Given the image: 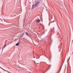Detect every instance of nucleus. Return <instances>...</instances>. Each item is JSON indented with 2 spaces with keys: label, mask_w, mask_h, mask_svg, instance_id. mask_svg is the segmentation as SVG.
I'll return each instance as SVG.
<instances>
[{
  "label": "nucleus",
  "mask_w": 73,
  "mask_h": 73,
  "mask_svg": "<svg viewBox=\"0 0 73 73\" xmlns=\"http://www.w3.org/2000/svg\"><path fill=\"white\" fill-rule=\"evenodd\" d=\"M40 4V2H37L35 4L33 5H32V8H34L35 7H37V5H38Z\"/></svg>",
  "instance_id": "nucleus-1"
},
{
  "label": "nucleus",
  "mask_w": 73,
  "mask_h": 73,
  "mask_svg": "<svg viewBox=\"0 0 73 73\" xmlns=\"http://www.w3.org/2000/svg\"><path fill=\"white\" fill-rule=\"evenodd\" d=\"M36 22H37V23H40V19H38L36 21Z\"/></svg>",
  "instance_id": "nucleus-2"
},
{
  "label": "nucleus",
  "mask_w": 73,
  "mask_h": 73,
  "mask_svg": "<svg viewBox=\"0 0 73 73\" xmlns=\"http://www.w3.org/2000/svg\"><path fill=\"white\" fill-rule=\"evenodd\" d=\"M19 45V42L18 43L16 44L15 45L16 46H18Z\"/></svg>",
  "instance_id": "nucleus-3"
},
{
  "label": "nucleus",
  "mask_w": 73,
  "mask_h": 73,
  "mask_svg": "<svg viewBox=\"0 0 73 73\" xmlns=\"http://www.w3.org/2000/svg\"><path fill=\"white\" fill-rule=\"evenodd\" d=\"M6 46H7V44H5V45H4L3 46V48H5V47H6Z\"/></svg>",
  "instance_id": "nucleus-4"
},
{
  "label": "nucleus",
  "mask_w": 73,
  "mask_h": 73,
  "mask_svg": "<svg viewBox=\"0 0 73 73\" xmlns=\"http://www.w3.org/2000/svg\"><path fill=\"white\" fill-rule=\"evenodd\" d=\"M26 33L27 35H28V36H29V34H28V33L27 32H26Z\"/></svg>",
  "instance_id": "nucleus-5"
},
{
  "label": "nucleus",
  "mask_w": 73,
  "mask_h": 73,
  "mask_svg": "<svg viewBox=\"0 0 73 73\" xmlns=\"http://www.w3.org/2000/svg\"><path fill=\"white\" fill-rule=\"evenodd\" d=\"M24 35V33H23L22 36H23Z\"/></svg>",
  "instance_id": "nucleus-6"
},
{
  "label": "nucleus",
  "mask_w": 73,
  "mask_h": 73,
  "mask_svg": "<svg viewBox=\"0 0 73 73\" xmlns=\"http://www.w3.org/2000/svg\"><path fill=\"white\" fill-rule=\"evenodd\" d=\"M52 22H53L52 21L50 23H49V25H50V23H52Z\"/></svg>",
  "instance_id": "nucleus-7"
},
{
  "label": "nucleus",
  "mask_w": 73,
  "mask_h": 73,
  "mask_svg": "<svg viewBox=\"0 0 73 73\" xmlns=\"http://www.w3.org/2000/svg\"><path fill=\"white\" fill-rule=\"evenodd\" d=\"M23 35H22V36H21V37H23Z\"/></svg>",
  "instance_id": "nucleus-8"
},
{
  "label": "nucleus",
  "mask_w": 73,
  "mask_h": 73,
  "mask_svg": "<svg viewBox=\"0 0 73 73\" xmlns=\"http://www.w3.org/2000/svg\"><path fill=\"white\" fill-rule=\"evenodd\" d=\"M49 60H50V58H49Z\"/></svg>",
  "instance_id": "nucleus-9"
},
{
  "label": "nucleus",
  "mask_w": 73,
  "mask_h": 73,
  "mask_svg": "<svg viewBox=\"0 0 73 73\" xmlns=\"http://www.w3.org/2000/svg\"><path fill=\"white\" fill-rule=\"evenodd\" d=\"M21 37H20V38H21Z\"/></svg>",
  "instance_id": "nucleus-10"
},
{
  "label": "nucleus",
  "mask_w": 73,
  "mask_h": 73,
  "mask_svg": "<svg viewBox=\"0 0 73 73\" xmlns=\"http://www.w3.org/2000/svg\"><path fill=\"white\" fill-rule=\"evenodd\" d=\"M59 34V33H58V35Z\"/></svg>",
  "instance_id": "nucleus-11"
},
{
  "label": "nucleus",
  "mask_w": 73,
  "mask_h": 73,
  "mask_svg": "<svg viewBox=\"0 0 73 73\" xmlns=\"http://www.w3.org/2000/svg\"><path fill=\"white\" fill-rule=\"evenodd\" d=\"M53 23H54V21L53 22Z\"/></svg>",
  "instance_id": "nucleus-12"
}]
</instances>
